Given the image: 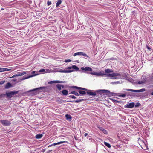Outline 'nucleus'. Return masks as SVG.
Wrapping results in <instances>:
<instances>
[{
	"label": "nucleus",
	"mask_w": 153,
	"mask_h": 153,
	"mask_svg": "<svg viewBox=\"0 0 153 153\" xmlns=\"http://www.w3.org/2000/svg\"><path fill=\"white\" fill-rule=\"evenodd\" d=\"M96 92H97L98 94H99L100 95H102L103 93H106L108 95H111L112 93L110 91L108 90H99L96 91H90L87 92L88 94L92 96H95L97 94Z\"/></svg>",
	"instance_id": "f257e3e1"
},
{
	"label": "nucleus",
	"mask_w": 153,
	"mask_h": 153,
	"mask_svg": "<svg viewBox=\"0 0 153 153\" xmlns=\"http://www.w3.org/2000/svg\"><path fill=\"white\" fill-rule=\"evenodd\" d=\"M90 74L92 75L97 76L105 75L106 76H121L120 74L118 72L114 73L111 74H105L104 73V72H103L102 73L101 72L99 73L91 72Z\"/></svg>",
	"instance_id": "f03ea898"
},
{
	"label": "nucleus",
	"mask_w": 153,
	"mask_h": 153,
	"mask_svg": "<svg viewBox=\"0 0 153 153\" xmlns=\"http://www.w3.org/2000/svg\"><path fill=\"white\" fill-rule=\"evenodd\" d=\"M47 87L45 86L40 87L38 88H35L33 89L30 90L29 91V92L33 91L34 93H33V94L34 95H36L39 94L40 92H45V89Z\"/></svg>",
	"instance_id": "7ed1b4c3"
},
{
	"label": "nucleus",
	"mask_w": 153,
	"mask_h": 153,
	"mask_svg": "<svg viewBox=\"0 0 153 153\" xmlns=\"http://www.w3.org/2000/svg\"><path fill=\"white\" fill-rule=\"evenodd\" d=\"M75 70L77 71L79 70V68L75 65H73L72 66L68 67L67 68V69L69 70H64L62 71V72L63 73H70L74 71V70H71L72 69Z\"/></svg>",
	"instance_id": "20e7f679"
},
{
	"label": "nucleus",
	"mask_w": 153,
	"mask_h": 153,
	"mask_svg": "<svg viewBox=\"0 0 153 153\" xmlns=\"http://www.w3.org/2000/svg\"><path fill=\"white\" fill-rule=\"evenodd\" d=\"M70 88H75L76 89L80 90L79 91V92L81 95H85L86 94V92L84 91L87 90V89L86 88L82 87H78L76 86H72L70 87Z\"/></svg>",
	"instance_id": "39448f33"
},
{
	"label": "nucleus",
	"mask_w": 153,
	"mask_h": 153,
	"mask_svg": "<svg viewBox=\"0 0 153 153\" xmlns=\"http://www.w3.org/2000/svg\"><path fill=\"white\" fill-rule=\"evenodd\" d=\"M0 122L4 126H9L11 124L10 122L8 120H0Z\"/></svg>",
	"instance_id": "423d86ee"
},
{
	"label": "nucleus",
	"mask_w": 153,
	"mask_h": 153,
	"mask_svg": "<svg viewBox=\"0 0 153 153\" xmlns=\"http://www.w3.org/2000/svg\"><path fill=\"white\" fill-rule=\"evenodd\" d=\"M126 91H129L134 92H144L145 91V89L144 88H143L140 90H133L131 89H126Z\"/></svg>",
	"instance_id": "0eeeda50"
},
{
	"label": "nucleus",
	"mask_w": 153,
	"mask_h": 153,
	"mask_svg": "<svg viewBox=\"0 0 153 153\" xmlns=\"http://www.w3.org/2000/svg\"><path fill=\"white\" fill-rule=\"evenodd\" d=\"M18 93V91H11L10 92H9L6 93V95L9 98H11L12 96L14 94H17Z\"/></svg>",
	"instance_id": "6e6552de"
},
{
	"label": "nucleus",
	"mask_w": 153,
	"mask_h": 153,
	"mask_svg": "<svg viewBox=\"0 0 153 153\" xmlns=\"http://www.w3.org/2000/svg\"><path fill=\"white\" fill-rule=\"evenodd\" d=\"M76 55H82V56L85 57H86L88 58H89V56H88L85 53L83 52H78L76 53H74V56Z\"/></svg>",
	"instance_id": "1a4fd4ad"
},
{
	"label": "nucleus",
	"mask_w": 153,
	"mask_h": 153,
	"mask_svg": "<svg viewBox=\"0 0 153 153\" xmlns=\"http://www.w3.org/2000/svg\"><path fill=\"white\" fill-rule=\"evenodd\" d=\"M135 105L134 103V102L130 103L126 105L124 107L125 108H132Z\"/></svg>",
	"instance_id": "9d476101"
},
{
	"label": "nucleus",
	"mask_w": 153,
	"mask_h": 153,
	"mask_svg": "<svg viewBox=\"0 0 153 153\" xmlns=\"http://www.w3.org/2000/svg\"><path fill=\"white\" fill-rule=\"evenodd\" d=\"M81 69L82 70H85V71H91L92 70V69L90 67H82Z\"/></svg>",
	"instance_id": "9b49d317"
},
{
	"label": "nucleus",
	"mask_w": 153,
	"mask_h": 153,
	"mask_svg": "<svg viewBox=\"0 0 153 153\" xmlns=\"http://www.w3.org/2000/svg\"><path fill=\"white\" fill-rule=\"evenodd\" d=\"M64 82L62 81H53L48 82V84L56 83H63Z\"/></svg>",
	"instance_id": "f8f14e48"
},
{
	"label": "nucleus",
	"mask_w": 153,
	"mask_h": 153,
	"mask_svg": "<svg viewBox=\"0 0 153 153\" xmlns=\"http://www.w3.org/2000/svg\"><path fill=\"white\" fill-rule=\"evenodd\" d=\"M56 87L59 91H60L62 88H64V85L59 84L56 85Z\"/></svg>",
	"instance_id": "ddd939ff"
},
{
	"label": "nucleus",
	"mask_w": 153,
	"mask_h": 153,
	"mask_svg": "<svg viewBox=\"0 0 153 153\" xmlns=\"http://www.w3.org/2000/svg\"><path fill=\"white\" fill-rule=\"evenodd\" d=\"M64 142H65L64 141H60V142L57 143H53V144H52L51 145H49L48 146V147H49L52 146H55V145H59V144H62V143H64Z\"/></svg>",
	"instance_id": "4468645a"
},
{
	"label": "nucleus",
	"mask_w": 153,
	"mask_h": 153,
	"mask_svg": "<svg viewBox=\"0 0 153 153\" xmlns=\"http://www.w3.org/2000/svg\"><path fill=\"white\" fill-rule=\"evenodd\" d=\"M97 127L100 130L102 131L104 134H107V131L103 128L99 126H97Z\"/></svg>",
	"instance_id": "2eb2a0df"
},
{
	"label": "nucleus",
	"mask_w": 153,
	"mask_h": 153,
	"mask_svg": "<svg viewBox=\"0 0 153 153\" xmlns=\"http://www.w3.org/2000/svg\"><path fill=\"white\" fill-rule=\"evenodd\" d=\"M61 93L62 94L64 95H68V91L66 90H63L61 91Z\"/></svg>",
	"instance_id": "dca6fc26"
},
{
	"label": "nucleus",
	"mask_w": 153,
	"mask_h": 153,
	"mask_svg": "<svg viewBox=\"0 0 153 153\" xmlns=\"http://www.w3.org/2000/svg\"><path fill=\"white\" fill-rule=\"evenodd\" d=\"M10 69L5 68H0V72H2L10 70Z\"/></svg>",
	"instance_id": "f3484780"
},
{
	"label": "nucleus",
	"mask_w": 153,
	"mask_h": 153,
	"mask_svg": "<svg viewBox=\"0 0 153 153\" xmlns=\"http://www.w3.org/2000/svg\"><path fill=\"white\" fill-rule=\"evenodd\" d=\"M12 86L11 84L10 83V82H8L7 83L5 86V88L6 89H8L9 88L11 87Z\"/></svg>",
	"instance_id": "a211bd4d"
},
{
	"label": "nucleus",
	"mask_w": 153,
	"mask_h": 153,
	"mask_svg": "<svg viewBox=\"0 0 153 153\" xmlns=\"http://www.w3.org/2000/svg\"><path fill=\"white\" fill-rule=\"evenodd\" d=\"M104 72H105V73L106 74V73H110L111 72H112L113 71L112 70H110V69H105L104 71Z\"/></svg>",
	"instance_id": "6ab92c4d"
},
{
	"label": "nucleus",
	"mask_w": 153,
	"mask_h": 153,
	"mask_svg": "<svg viewBox=\"0 0 153 153\" xmlns=\"http://www.w3.org/2000/svg\"><path fill=\"white\" fill-rule=\"evenodd\" d=\"M25 73H25V72L21 73L20 72H19L18 73L16 74V75L17 76H22V75H24L25 74Z\"/></svg>",
	"instance_id": "aec40b11"
},
{
	"label": "nucleus",
	"mask_w": 153,
	"mask_h": 153,
	"mask_svg": "<svg viewBox=\"0 0 153 153\" xmlns=\"http://www.w3.org/2000/svg\"><path fill=\"white\" fill-rule=\"evenodd\" d=\"M43 135L42 134H37L36 135V137L38 139H40L41 138Z\"/></svg>",
	"instance_id": "412c9836"
},
{
	"label": "nucleus",
	"mask_w": 153,
	"mask_h": 153,
	"mask_svg": "<svg viewBox=\"0 0 153 153\" xmlns=\"http://www.w3.org/2000/svg\"><path fill=\"white\" fill-rule=\"evenodd\" d=\"M84 100L83 99H79L78 100H74L73 101L74 102H75V103H79V102H80L83 101Z\"/></svg>",
	"instance_id": "4be33fe9"
},
{
	"label": "nucleus",
	"mask_w": 153,
	"mask_h": 153,
	"mask_svg": "<svg viewBox=\"0 0 153 153\" xmlns=\"http://www.w3.org/2000/svg\"><path fill=\"white\" fill-rule=\"evenodd\" d=\"M62 1L61 0H58L56 4V6L58 7L60 4H61Z\"/></svg>",
	"instance_id": "5701e85b"
},
{
	"label": "nucleus",
	"mask_w": 153,
	"mask_h": 153,
	"mask_svg": "<svg viewBox=\"0 0 153 153\" xmlns=\"http://www.w3.org/2000/svg\"><path fill=\"white\" fill-rule=\"evenodd\" d=\"M104 143V144L108 148H110L111 147V145L108 143L105 142Z\"/></svg>",
	"instance_id": "b1692460"
},
{
	"label": "nucleus",
	"mask_w": 153,
	"mask_h": 153,
	"mask_svg": "<svg viewBox=\"0 0 153 153\" xmlns=\"http://www.w3.org/2000/svg\"><path fill=\"white\" fill-rule=\"evenodd\" d=\"M36 75V74H35V75H31L29 76H28L27 77H25V78L22 79V80H24V79H28V78L32 77L33 76H35Z\"/></svg>",
	"instance_id": "393cba45"
},
{
	"label": "nucleus",
	"mask_w": 153,
	"mask_h": 153,
	"mask_svg": "<svg viewBox=\"0 0 153 153\" xmlns=\"http://www.w3.org/2000/svg\"><path fill=\"white\" fill-rule=\"evenodd\" d=\"M48 70H45L44 69H41L39 71V72H43L45 73H46L47 71Z\"/></svg>",
	"instance_id": "a878e982"
},
{
	"label": "nucleus",
	"mask_w": 153,
	"mask_h": 153,
	"mask_svg": "<svg viewBox=\"0 0 153 153\" xmlns=\"http://www.w3.org/2000/svg\"><path fill=\"white\" fill-rule=\"evenodd\" d=\"M65 117L67 119H70L71 118V116L70 115L66 114Z\"/></svg>",
	"instance_id": "bb28decb"
},
{
	"label": "nucleus",
	"mask_w": 153,
	"mask_h": 153,
	"mask_svg": "<svg viewBox=\"0 0 153 153\" xmlns=\"http://www.w3.org/2000/svg\"><path fill=\"white\" fill-rule=\"evenodd\" d=\"M127 137V135H126V134H124L123 135H122V137H121L123 138V140H126L127 139L126 138H125L126 139H124L123 138H124V137L125 138V137Z\"/></svg>",
	"instance_id": "cd10ccee"
},
{
	"label": "nucleus",
	"mask_w": 153,
	"mask_h": 153,
	"mask_svg": "<svg viewBox=\"0 0 153 153\" xmlns=\"http://www.w3.org/2000/svg\"><path fill=\"white\" fill-rule=\"evenodd\" d=\"M70 98H72L73 99H76V97L74 95H70L68 97Z\"/></svg>",
	"instance_id": "c85d7f7f"
},
{
	"label": "nucleus",
	"mask_w": 153,
	"mask_h": 153,
	"mask_svg": "<svg viewBox=\"0 0 153 153\" xmlns=\"http://www.w3.org/2000/svg\"><path fill=\"white\" fill-rule=\"evenodd\" d=\"M144 83V82L143 81H139L138 82V84H143Z\"/></svg>",
	"instance_id": "c756f323"
},
{
	"label": "nucleus",
	"mask_w": 153,
	"mask_h": 153,
	"mask_svg": "<svg viewBox=\"0 0 153 153\" xmlns=\"http://www.w3.org/2000/svg\"><path fill=\"white\" fill-rule=\"evenodd\" d=\"M119 96L122 97H124L126 96V95L125 94H121L119 95Z\"/></svg>",
	"instance_id": "7c9ffc66"
},
{
	"label": "nucleus",
	"mask_w": 153,
	"mask_h": 153,
	"mask_svg": "<svg viewBox=\"0 0 153 153\" xmlns=\"http://www.w3.org/2000/svg\"><path fill=\"white\" fill-rule=\"evenodd\" d=\"M51 1H48L47 2V4L48 6H49L51 4Z\"/></svg>",
	"instance_id": "2f4dec72"
},
{
	"label": "nucleus",
	"mask_w": 153,
	"mask_h": 153,
	"mask_svg": "<svg viewBox=\"0 0 153 153\" xmlns=\"http://www.w3.org/2000/svg\"><path fill=\"white\" fill-rule=\"evenodd\" d=\"M76 91H72L71 93L70 94H74L75 95L76 93Z\"/></svg>",
	"instance_id": "473e14b6"
},
{
	"label": "nucleus",
	"mask_w": 153,
	"mask_h": 153,
	"mask_svg": "<svg viewBox=\"0 0 153 153\" xmlns=\"http://www.w3.org/2000/svg\"><path fill=\"white\" fill-rule=\"evenodd\" d=\"M5 82V81H0V85H1L4 84Z\"/></svg>",
	"instance_id": "72a5a7b5"
},
{
	"label": "nucleus",
	"mask_w": 153,
	"mask_h": 153,
	"mask_svg": "<svg viewBox=\"0 0 153 153\" xmlns=\"http://www.w3.org/2000/svg\"><path fill=\"white\" fill-rule=\"evenodd\" d=\"M75 95L76 96H79L80 94L78 92H76Z\"/></svg>",
	"instance_id": "f704fd0d"
},
{
	"label": "nucleus",
	"mask_w": 153,
	"mask_h": 153,
	"mask_svg": "<svg viewBox=\"0 0 153 153\" xmlns=\"http://www.w3.org/2000/svg\"><path fill=\"white\" fill-rule=\"evenodd\" d=\"M71 60L68 59V60H65V62H71Z\"/></svg>",
	"instance_id": "c9c22d12"
},
{
	"label": "nucleus",
	"mask_w": 153,
	"mask_h": 153,
	"mask_svg": "<svg viewBox=\"0 0 153 153\" xmlns=\"http://www.w3.org/2000/svg\"><path fill=\"white\" fill-rule=\"evenodd\" d=\"M140 105V104L139 103L135 105V107H137L138 106H139Z\"/></svg>",
	"instance_id": "e433bc0d"
},
{
	"label": "nucleus",
	"mask_w": 153,
	"mask_h": 153,
	"mask_svg": "<svg viewBox=\"0 0 153 153\" xmlns=\"http://www.w3.org/2000/svg\"><path fill=\"white\" fill-rule=\"evenodd\" d=\"M112 100L113 101L115 102H117V101L115 99H112Z\"/></svg>",
	"instance_id": "4c0bfd02"
},
{
	"label": "nucleus",
	"mask_w": 153,
	"mask_h": 153,
	"mask_svg": "<svg viewBox=\"0 0 153 153\" xmlns=\"http://www.w3.org/2000/svg\"><path fill=\"white\" fill-rule=\"evenodd\" d=\"M17 76L16 75V74H15V75H13L12 76V78H14V77H16V76Z\"/></svg>",
	"instance_id": "58836bf2"
},
{
	"label": "nucleus",
	"mask_w": 153,
	"mask_h": 153,
	"mask_svg": "<svg viewBox=\"0 0 153 153\" xmlns=\"http://www.w3.org/2000/svg\"><path fill=\"white\" fill-rule=\"evenodd\" d=\"M147 49H148L149 50H150V49H151V48H150L149 47V46H147Z\"/></svg>",
	"instance_id": "ea45409f"
},
{
	"label": "nucleus",
	"mask_w": 153,
	"mask_h": 153,
	"mask_svg": "<svg viewBox=\"0 0 153 153\" xmlns=\"http://www.w3.org/2000/svg\"><path fill=\"white\" fill-rule=\"evenodd\" d=\"M88 134V133H85V137H86Z\"/></svg>",
	"instance_id": "a19ab883"
},
{
	"label": "nucleus",
	"mask_w": 153,
	"mask_h": 153,
	"mask_svg": "<svg viewBox=\"0 0 153 153\" xmlns=\"http://www.w3.org/2000/svg\"><path fill=\"white\" fill-rule=\"evenodd\" d=\"M35 73V71H33L32 72V74H34V73Z\"/></svg>",
	"instance_id": "79ce46f5"
},
{
	"label": "nucleus",
	"mask_w": 153,
	"mask_h": 153,
	"mask_svg": "<svg viewBox=\"0 0 153 153\" xmlns=\"http://www.w3.org/2000/svg\"><path fill=\"white\" fill-rule=\"evenodd\" d=\"M151 94L152 95H153V92H152L151 93Z\"/></svg>",
	"instance_id": "37998d69"
},
{
	"label": "nucleus",
	"mask_w": 153,
	"mask_h": 153,
	"mask_svg": "<svg viewBox=\"0 0 153 153\" xmlns=\"http://www.w3.org/2000/svg\"><path fill=\"white\" fill-rule=\"evenodd\" d=\"M126 141L127 142H126H126H125V143H128V141H127V140H126Z\"/></svg>",
	"instance_id": "c03bdc74"
},
{
	"label": "nucleus",
	"mask_w": 153,
	"mask_h": 153,
	"mask_svg": "<svg viewBox=\"0 0 153 153\" xmlns=\"http://www.w3.org/2000/svg\"><path fill=\"white\" fill-rule=\"evenodd\" d=\"M4 10V9H3V8H1V10Z\"/></svg>",
	"instance_id": "a18cd8bd"
}]
</instances>
